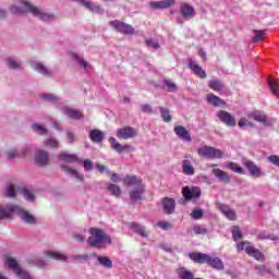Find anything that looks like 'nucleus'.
Here are the masks:
<instances>
[{
    "mask_svg": "<svg viewBox=\"0 0 279 279\" xmlns=\"http://www.w3.org/2000/svg\"><path fill=\"white\" fill-rule=\"evenodd\" d=\"M12 215H22L21 219L24 223H36V218L28 211H24L23 207L14 204H9L7 206L0 205V219H8V217H12Z\"/></svg>",
    "mask_w": 279,
    "mask_h": 279,
    "instance_id": "nucleus-1",
    "label": "nucleus"
},
{
    "mask_svg": "<svg viewBox=\"0 0 279 279\" xmlns=\"http://www.w3.org/2000/svg\"><path fill=\"white\" fill-rule=\"evenodd\" d=\"M11 12L12 14H23L24 12H31V14L39 19V21H53V19H56L53 13H45L40 11L38 7L25 1H22L20 7H11Z\"/></svg>",
    "mask_w": 279,
    "mask_h": 279,
    "instance_id": "nucleus-2",
    "label": "nucleus"
},
{
    "mask_svg": "<svg viewBox=\"0 0 279 279\" xmlns=\"http://www.w3.org/2000/svg\"><path fill=\"white\" fill-rule=\"evenodd\" d=\"M123 184L133 189L130 192L131 204H136V202H141V199H143V193H145V184H143V180H141V178L134 175L125 177L123 179Z\"/></svg>",
    "mask_w": 279,
    "mask_h": 279,
    "instance_id": "nucleus-3",
    "label": "nucleus"
},
{
    "mask_svg": "<svg viewBox=\"0 0 279 279\" xmlns=\"http://www.w3.org/2000/svg\"><path fill=\"white\" fill-rule=\"evenodd\" d=\"M187 256L189 258H191V260H194L195 263H199V265H204V263H207L209 267H213V269H217L218 271H223L226 269L223 262L219 257H211L206 253H199V252L189 253Z\"/></svg>",
    "mask_w": 279,
    "mask_h": 279,
    "instance_id": "nucleus-4",
    "label": "nucleus"
},
{
    "mask_svg": "<svg viewBox=\"0 0 279 279\" xmlns=\"http://www.w3.org/2000/svg\"><path fill=\"white\" fill-rule=\"evenodd\" d=\"M4 265L12 269L13 274L20 279H33L32 275L27 270L21 267V264L13 257H5Z\"/></svg>",
    "mask_w": 279,
    "mask_h": 279,
    "instance_id": "nucleus-5",
    "label": "nucleus"
},
{
    "mask_svg": "<svg viewBox=\"0 0 279 279\" xmlns=\"http://www.w3.org/2000/svg\"><path fill=\"white\" fill-rule=\"evenodd\" d=\"M106 233L104 230L97 228L89 229V238L87 239L89 247H101V245H104Z\"/></svg>",
    "mask_w": 279,
    "mask_h": 279,
    "instance_id": "nucleus-6",
    "label": "nucleus"
},
{
    "mask_svg": "<svg viewBox=\"0 0 279 279\" xmlns=\"http://www.w3.org/2000/svg\"><path fill=\"white\" fill-rule=\"evenodd\" d=\"M198 156L209 158L210 160L223 158V151L213 146H202L197 149Z\"/></svg>",
    "mask_w": 279,
    "mask_h": 279,
    "instance_id": "nucleus-7",
    "label": "nucleus"
},
{
    "mask_svg": "<svg viewBox=\"0 0 279 279\" xmlns=\"http://www.w3.org/2000/svg\"><path fill=\"white\" fill-rule=\"evenodd\" d=\"M182 195L186 202H197L202 197V189L197 186H185L182 189Z\"/></svg>",
    "mask_w": 279,
    "mask_h": 279,
    "instance_id": "nucleus-8",
    "label": "nucleus"
},
{
    "mask_svg": "<svg viewBox=\"0 0 279 279\" xmlns=\"http://www.w3.org/2000/svg\"><path fill=\"white\" fill-rule=\"evenodd\" d=\"M109 25H111L113 29H116L120 34H124L125 36H132L135 33L134 27H132V25L130 24H126L125 22L116 20L109 22Z\"/></svg>",
    "mask_w": 279,
    "mask_h": 279,
    "instance_id": "nucleus-9",
    "label": "nucleus"
},
{
    "mask_svg": "<svg viewBox=\"0 0 279 279\" xmlns=\"http://www.w3.org/2000/svg\"><path fill=\"white\" fill-rule=\"evenodd\" d=\"M217 117L228 128H234L236 125V119L228 111L220 110L217 112Z\"/></svg>",
    "mask_w": 279,
    "mask_h": 279,
    "instance_id": "nucleus-10",
    "label": "nucleus"
},
{
    "mask_svg": "<svg viewBox=\"0 0 279 279\" xmlns=\"http://www.w3.org/2000/svg\"><path fill=\"white\" fill-rule=\"evenodd\" d=\"M137 134L138 131L132 126H124L122 129H119L117 132L118 138H122L123 141L134 138V136H137Z\"/></svg>",
    "mask_w": 279,
    "mask_h": 279,
    "instance_id": "nucleus-11",
    "label": "nucleus"
},
{
    "mask_svg": "<svg viewBox=\"0 0 279 279\" xmlns=\"http://www.w3.org/2000/svg\"><path fill=\"white\" fill-rule=\"evenodd\" d=\"M180 14L183 19H193V16H195V8L187 2H181Z\"/></svg>",
    "mask_w": 279,
    "mask_h": 279,
    "instance_id": "nucleus-12",
    "label": "nucleus"
},
{
    "mask_svg": "<svg viewBox=\"0 0 279 279\" xmlns=\"http://www.w3.org/2000/svg\"><path fill=\"white\" fill-rule=\"evenodd\" d=\"M129 228L132 232H135V234H138L143 239H147V236H149V232H147L145 226L138 222H130Z\"/></svg>",
    "mask_w": 279,
    "mask_h": 279,
    "instance_id": "nucleus-13",
    "label": "nucleus"
},
{
    "mask_svg": "<svg viewBox=\"0 0 279 279\" xmlns=\"http://www.w3.org/2000/svg\"><path fill=\"white\" fill-rule=\"evenodd\" d=\"M35 163L38 165V167H47V165H49V153L38 150L35 155Z\"/></svg>",
    "mask_w": 279,
    "mask_h": 279,
    "instance_id": "nucleus-14",
    "label": "nucleus"
},
{
    "mask_svg": "<svg viewBox=\"0 0 279 279\" xmlns=\"http://www.w3.org/2000/svg\"><path fill=\"white\" fill-rule=\"evenodd\" d=\"M218 209L230 221H236V211H234L232 208H230V206H228L226 204H218Z\"/></svg>",
    "mask_w": 279,
    "mask_h": 279,
    "instance_id": "nucleus-15",
    "label": "nucleus"
},
{
    "mask_svg": "<svg viewBox=\"0 0 279 279\" xmlns=\"http://www.w3.org/2000/svg\"><path fill=\"white\" fill-rule=\"evenodd\" d=\"M150 8L153 10H167V8H171L172 5H175V0H161V1H155L149 3Z\"/></svg>",
    "mask_w": 279,
    "mask_h": 279,
    "instance_id": "nucleus-16",
    "label": "nucleus"
},
{
    "mask_svg": "<svg viewBox=\"0 0 279 279\" xmlns=\"http://www.w3.org/2000/svg\"><path fill=\"white\" fill-rule=\"evenodd\" d=\"M109 143L111 145V148L114 149V151H118V154H123V151H130L132 149V146L129 144L126 145H121L114 137L109 138Z\"/></svg>",
    "mask_w": 279,
    "mask_h": 279,
    "instance_id": "nucleus-17",
    "label": "nucleus"
},
{
    "mask_svg": "<svg viewBox=\"0 0 279 279\" xmlns=\"http://www.w3.org/2000/svg\"><path fill=\"white\" fill-rule=\"evenodd\" d=\"M206 100L208 104H210V106H214L215 108H226V101L215 94H207Z\"/></svg>",
    "mask_w": 279,
    "mask_h": 279,
    "instance_id": "nucleus-18",
    "label": "nucleus"
},
{
    "mask_svg": "<svg viewBox=\"0 0 279 279\" xmlns=\"http://www.w3.org/2000/svg\"><path fill=\"white\" fill-rule=\"evenodd\" d=\"M245 252H246V254H248V256H253V258H255V260L265 263V254H263V252H260L258 248H256L254 246H246Z\"/></svg>",
    "mask_w": 279,
    "mask_h": 279,
    "instance_id": "nucleus-19",
    "label": "nucleus"
},
{
    "mask_svg": "<svg viewBox=\"0 0 279 279\" xmlns=\"http://www.w3.org/2000/svg\"><path fill=\"white\" fill-rule=\"evenodd\" d=\"M191 71H193L194 75H197V77H201V80H206L208 75L206 74V71L199 66V64L195 63V61L191 60L189 62Z\"/></svg>",
    "mask_w": 279,
    "mask_h": 279,
    "instance_id": "nucleus-20",
    "label": "nucleus"
},
{
    "mask_svg": "<svg viewBox=\"0 0 279 279\" xmlns=\"http://www.w3.org/2000/svg\"><path fill=\"white\" fill-rule=\"evenodd\" d=\"M45 256H48V258H52V260H61V263H66L69 260V257L58 251H46Z\"/></svg>",
    "mask_w": 279,
    "mask_h": 279,
    "instance_id": "nucleus-21",
    "label": "nucleus"
},
{
    "mask_svg": "<svg viewBox=\"0 0 279 279\" xmlns=\"http://www.w3.org/2000/svg\"><path fill=\"white\" fill-rule=\"evenodd\" d=\"M248 119L257 121V123H264L267 125V114L263 113L260 110H255L247 114Z\"/></svg>",
    "mask_w": 279,
    "mask_h": 279,
    "instance_id": "nucleus-22",
    "label": "nucleus"
},
{
    "mask_svg": "<svg viewBox=\"0 0 279 279\" xmlns=\"http://www.w3.org/2000/svg\"><path fill=\"white\" fill-rule=\"evenodd\" d=\"M244 167L250 171L251 175H260L263 171L260 170V167H258L254 161L252 160H245L243 162Z\"/></svg>",
    "mask_w": 279,
    "mask_h": 279,
    "instance_id": "nucleus-23",
    "label": "nucleus"
},
{
    "mask_svg": "<svg viewBox=\"0 0 279 279\" xmlns=\"http://www.w3.org/2000/svg\"><path fill=\"white\" fill-rule=\"evenodd\" d=\"M57 158L61 162H80V157L75 154L60 153Z\"/></svg>",
    "mask_w": 279,
    "mask_h": 279,
    "instance_id": "nucleus-24",
    "label": "nucleus"
},
{
    "mask_svg": "<svg viewBox=\"0 0 279 279\" xmlns=\"http://www.w3.org/2000/svg\"><path fill=\"white\" fill-rule=\"evenodd\" d=\"M174 134H177L179 138H182L183 141H187L189 143H191L192 141L191 134L186 131V128L182 125H178L174 128Z\"/></svg>",
    "mask_w": 279,
    "mask_h": 279,
    "instance_id": "nucleus-25",
    "label": "nucleus"
},
{
    "mask_svg": "<svg viewBox=\"0 0 279 279\" xmlns=\"http://www.w3.org/2000/svg\"><path fill=\"white\" fill-rule=\"evenodd\" d=\"M163 210L167 215H172L175 213V201L173 198L165 197L163 198Z\"/></svg>",
    "mask_w": 279,
    "mask_h": 279,
    "instance_id": "nucleus-26",
    "label": "nucleus"
},
{
    "mask_svg": "<svg viewBox=\"0 0 279 279\" xmlns=\"http://www.w3.org/2000/svg\"><path fill=\"white\" fill-rule=\"evenodd\" d=\"M208 87L215 93H223L226 90V85L220 80H213L208 82Z\"/></svg>",
    "mask_w": 279,
    "mask_h": 279,
    "instance_id": "nucleus-27",
    "label": "nucleus"
},
{
    "mask_svg": "<svg viewBox=\"0 0 279 279\" xmlns=\"http://www.w3.org/2000/svg\"><path fill=\"white\" fill-rule=\"evenodd\" d=\"M64 112L65 114L73 120H80V119H84V113L80 110H75V109H71L69 107L64 108Z\"/></svg>",
    "mask_w": 279,
    "mask_h": 279,
    "instance_id": "nucleus-28",
    "label": "nucleus"
},
{
    "mask_svg": "<svg viewBox=\"0 0 279 279\" xmlns=\"http://www.w3.org/2000/svg\"><path fill=\"white\" fill-rule=\"evenodd\" d=\"M89 138L93 143H101V141H104V132L97 129H93L89 132Z\"/></svg>",
    "mask_w": 279,
    "mask_h": 279,
    "instance_id": "nucleus-29",
    "label": "nucleus"
},
{
    "mask_svg": "<svg viewBox=\"0 0 279 279\" xmlns=\"http://www.w3.org/2000/svg\"><path fill=\"white\" fill-rule=\"evenodd\" d=\"M19 193L23 195L26 202H34L36 196L32 190H27L26 187H17Z\"/></svg>",
    "mask_w": 279,
    "mask_h": 279,
    "instance_id": "nucleus-30",
    "label": "nucleus"
},
{
    "mask_svg": "<svg viewBox=\"0 0 279 279\" xmlns=\"http://www.w3.org/2000/svg\"><path fill=\"white\" fill-rule=\"evenodd\" d=\"M182 169L185 175H193L195 173V168H193V165H191L190 160L185 159L182 161Z\"/></svg>",
    "mask_w": 279,
    "mask_h": 279,
    "instance_id": "nucleus-31",
    "label": "nucleus"
},
{
    "mask_svg": "<svg viewBox=\"0 0 279 279\" xmlns=\"http://www.w3.org/2000/svg\"><path fill=\"white\" fill-rule=\"evenodd\" d=\"M32 68L35 71H38V73H41V75H49V70H47L46 66L43 63L33 62Z\"/></svg>",
    "mask_w": 279,
    "mask_h": 279,
    "instance_id": "nucleus-32",
    "label": "nucleus"
},
{
    "mask_svg": "<svg viewBox=\"0 0 279 279\" xmlns=\"http://www.w3.org/2000/svg\"><path fill=\"white\" fill-rule=\"evenodd\" d=\"M226 167L227 169H230V171H233V173H243V168L240 167L236 162L230 161L226 165Z\"/></svg>",
    "mask_w": 279,
    "mask_h": 279,
    "instance_id": "nucleus-33",
    "label": "nucleus"
},
{
    "mask_svg": "<svg viewBox=\"0 0 279 279\" xmlns=\"http://www.w3.org/2000/svg\"><path fill=\"white\" fill-rule=\"evenodd\" d=\"M179 278L180 279H195V275L186 269V268H182L181 271L179 272Z\"/></svg>",
    "mask_w": 279,
    "mask_h": 279,
    "instance_id": "nucleus-34",
    "label": "nucleus"
},
{
    "mask_svg": "<svg viewBox=\"0 0 279 279\" xmlns=\"http://www.w3.org/2000/svg\"><path fill=\"white\" fill-rule=\"evenodd\" d=\"M257 239L259 241H265L269 239L270 241H278V236L275 234H268L267 232L263 231L257 235Z\"/></svg>",
    "mask_w": 279,
    "mask_h": 279,
    "instance_id": "nucleus-35",
    "label": "nucleus"
},
{
    "mask_svg": "<svg viewBox=\"0 0 279 279\" xmlns=\"http://www.w3.org/2000/svg\"><path fill=\"white\" fill-rule=\"evenodd\" d=\"M108 191L113 195L114 197H120L121 196V187L117 184H110L108 186Z\"/></svg>",
    "mask_w": 279,
    "mask_h": 279,
    "instance_id": "nucleus-36",
    "label": "nucleus"
},
{
    "mask_svg": "<svg viewBox=\"0 0 279 279\" xmlns=\"http://www.w3.org/2000/svg\"><path fill=\"white\" fill-rule=\"evenodd\" d=\"M46 147H50L52 149H56L58 147H60V142H58V140L53 138V137H49L46 142H45Z\"/></svg>",
    "mask_w": 279,
    "mask_h": 279,
    "instance_id": "nucleus-37",
    "label": "nucleus"
},
{
    "mask_svg": "<svg viewBox=\"0 0 279 279\" xmlns=\"http://www.w3.org/2000/svg\"><path fill=\"white\" fill-rule=\"evenodd\" d=\"M255 36L252 38L253 43H260V40H265V31H253Z\"/></svg>",
    "mask_w": 279,
    "mask_h": 279,
    "instance_id": "nucleus-38",
    "label": "nucleus"
},
{
    "mask_svg": "<svg viewBox=\"0 0 279 279\" xmlns=\"http://www.w3.org/2000/svg\"><path fill=\"white\" fill-rule=\"evenodd\" d=\"M255 270L258 271L259 276H265V274L271 275V270L265 265H256Z\"/></svg>",
    "mask_w": 279,
    "mask_h": 279,
    "instance_id": "nucleus-39",
    "label": "nucleus"
},
{
    "mask_svg": "<svg viewBox=\"0 0 279 279\" xmlns=\"http://www.w3.org/2000/svg\"><path fill=\"white\" fill-rule=\"evenodd\" d=\"M159 110L161 112V117H162L163 121L166 123H169V121H171V119H172L171 113L169 112V109H165V108L160 107Z\"/></svg>",
    "mask_w": 279,
    "mask_h": 279,
    "instance_id": "nucleus-40",
    "label": "nucleus"
},
{
    "mask_svg": "<svg viewBox=\"0 0 279 279\" xmlns=\"http://www.w3.org/2000/svg\"><path fill=\"white\" fill-rule=\"evenodd\" d=\"M32 129L34 130V132H36L37 134H40V135L47 134V132H48L47 128H45L38 123L33 124Z\"/></svg>",
    "mask_w": 279,
    "mask_h": 279,
    "instance_id": "nucleus-41",
    "label": "nucleus"
},
{
    "mask_svg": "<svg viewBox=\"0 0 279 279\" xmlns=\"http://www.w3.org/2000/svg\"><path fill=\"white\" fill-rule=\"evenodd\" d=\"M268 86L272 93V95H278V82L274 78L268 81Z\"/></svg>",
    "mask_w": 279,
    "mask_h": 279,
    "instance_id": "nucleus-42",
    "label": "nucleus"
},
{
    "mask_svg": "<svg viewBox=\"0 0 279 279\" xmlns=\"http://www.w3.org/2000/svg\"><path fill=\"white\" fill-rule=\"evenodd\" d=\"M239 128H245V125H247V128H253L254 126V122L245 119V118H241L238 122Z\"/></svg>",
    "mask_w": 279,
    "mask_h": 279,
    "instance_id": "nucleus-43",
    "label": "nucleus"
},
{
    "mask_svg": "<svg viewBox=\"0 0 279 279\" xmlns=\"http://www.w3.org/2000/svg\"><path fill=\"white\" fill-rule=\"evenodd\" d=\"M202 217H204V209L194 208L192 210V218H194L195 220H198V219H202Z\"/></svg>",
    "mask_w": 279,
    "mask_h": 279,
    "instance_id": "nucleus-44",
    "label": "nucleus"
},
{
    "mask_svg": "<svg viewBox=\"0 0 279 279\" xmlns=\"http://www.w3.org/2000/svg\"><path fill=\"white\" fill-rule=\"evenodd\" d=\"M193 232L195 234H207L208 229H206V227L199 226V225H195L193 227Z\"/></svg>",
    "mask_w": 279,
    "mask_h": 279,
    "instance_id": "nucleus-45",
    "label": "nucleus"
},
{
    "mask_svg": "<svg viewBox=\"0 0 279 279\" xmlns=\"http://www.w3.org/2000/svg\"><path fill=\"white\" fill-rule=\"evenodd\" d=\"M232 236L234 241H236V239H243V233L241 232V229L239 228V226H234L232 228Z\"/></svg>",
    "mask_w": 279,
    "mask_h": 279,
    "instance_id": "nucleus-46",
    "label": "nucleus"
},
{
    "mask_svg": "<svg viewBox=\"0 0 279 279\" xmlns=\"http://www.w3.org/2000/svg\"><path fill=\"white\" fill-rule=\"evenodd\" d=\"M157 228H160L161 230H171L173 228V225L167 221H159L157 222Z\"/></svg>",
    "mask_w": 279,
    "mask_h": 279,
    "instance_id": "nucleus-47",
    "label": "nucleus"
},
{
    "mask_svg": "<svg viewBox=\"0 0 279 279\" xmlns=\"http://www.w3.org/2000/svg\"><path fill=\"white\" fill-rule=\"evenodd\" d=\"M61 169H62V171H64V173H68L69 175H77V170H75L69 166L62 165Z\"/></svg>",
    "mask_w": 279,
    "mask_h": 279,
    "instance_id": "nucleus-48",
    "label": "nucleus"
},
{
    "mask_svg": "<svg viewBox=\"0 0 279 279\" xmlns=\"http://www.w3.org/2000/svg\"><path fill=\"white\" fill-rule=\"evenodd\" d=\"M83 167H84L85 171H93L95 169V163H93V161H90V159H85L83 161Z\"/></svg>",
    "mask_w": 279,
    "mask_h": 279,
    "instance_id": "nucleus-49",
    "label": "nucleus"
},
{
    "mask_svg": "<svg viewBox=\"0 0 279 279\" xmlns=\"http://www.w3.org/2000/svg\"><path fill=\"white\" fill-rule=\"evenodd\" d=\"M81 5H83L87 10H90V12H95L96 7L89 0H81Z\"/></svg>",
    "mask_w": 279,
    "mask_h": 279,
    "instance_id": "nucleus-50",
    "label": "nucleus"
},
{
    "mask_svg": "<svg viewBox=\"0 0 279 279\" xmlns=\"http://www.w3.org/2000/svg\"><path fill=\"white\" fill-rule=\"evenodd\" d=\"M7 64H8L9 69H21V62L14 61L12 59H8Z\"/></svg>",
    "mask_w": 279,
    "mask_h": 279,
    "instance_id": "nucleus-51",
    "label": "nucleus"
},
{
    "mask_svg": "<svg viewBox=\"0 0 279 279\" xmlns=\"http://www.w3.org/2000/svg\"><path fill=\"white\" fill-rule=\"evenodd\" d=\"M268 162H270V165H275V167H279V156L277 155H270L269 157H267Z\"/></svg>",
    "mask_w": 279,
    "mask_h": 279,
    "instance_id": "nucleus-52",
    "label": "nucleus"
},
{
    "mask_svg": "<svg viewBox=\"0 0 279 279\" xmlns=\"http://www.w3.org/2000/svg\"><path fill=\"white\" fill-rule=\"evenodd\" d=\"M5 156L9 160H13V158H16V156H19V154L16 153V149L11 148L5 151Z\"/></svg>",
    "mask_w": 279,
    "mask_h": 279,
    "instance_id": "nucleus-53",
    "label": "nucleus"
},
{
    "mask_svg": "<svg viewBox=\"0 0 279 279\" xmlns=\"http://www.w3.org/2000/svg\"><path fill=\"white\" fill-rule=\"evenodd\" d=\"M76 62L83 68V69H90V64L88 62L84 61V59L80 57H75Z\"/></svg>",
    "mask_w": 279,
    "mask_h": 279,
    "instance_id": "nucleus-54",
    "label": "nucleus"
},
{
    "mask_svg": "<svg viewBox=\"0 0 279 279\" xmlns=\"http://www.w3.org/2000/svg\"><path fill=\"white\" fill-rule=\"evenodd\" d=\"M41 99H45L46 101H52L56 102L58 101V97L51 95V94H44L41 95Z\"/></svg>",
    "mask_w": 279,
    "mask_h": 279,
    "instance_id": "nucleus-55",
    "label": "nucleus"
},
{
    "mask_svg": "<svg viewBox=\"0 0 279 279\" xmlns=\"http://www.w3.org/2000/svg\"><path fill=\"white\" fill-rule=\"evenodd\" d=\"M7 197H16V190L12 185L7 187Z\"/></svg>",
    "mask_w": 279,
    "mask_h": 279,
    "instance_id": "nucleus-56",
    "label": "nucleus"
},
{
    "mask_svg": "<svg viewBox=\"0 0 279 279\" xmlns=\"http://www.w3.org/2000/svg\"><path fill=\"white\" fill-rule=\"evenodd\" d=\"M141 110H142V112H145L146 114H154V110L151 109V106H149V105H142Z\"/></svg>",
    "mask_w": 279,
    "mask_h": 279,
    "instance_id": "nucleus-57",
    "label": "nucleus"
},
{
    "mask_svg": "<svg viewBox=\"0 0 279 279\" xmlns=\"http://www.w3.org/2000/svg\"><path fill=\"white\" fill-rule=\"evenodd\" d=\"M73 239L78 243H84V241H86V238L80 233H74Z\"/></svg>",
    "mask_w": 279,
    "mask_h": 279,
    "instance_id": "nucleus-58",
    "label": "nucleus"
},
{
    "mask_svg": "<svg viewBox=\"0 0 279 279\" xmlns=\"http://www.w3.org/2000/svg\"><path fill=\"white\" fill-rule=\"evenodd\" d=\"M66 138L70 145H73V143H75V134H73V132H66Z\"/></svg>",
    "mask_w": 279,
    "mask_h": 279,
    "instance_id": "nucleus-59",
    "label": "nucleus"
},
{
    "mask_svg": "<svg viewBox=\"0 0 279 279\" xmlns=\"http://www.w3.org/2000/svg\"><path fill=\"white\" fill-rule=\"evenodd\" d=\"M216 180L218 182H230V175H217Z\"/></svg>",
    "mask_w": 279,
    "mask_h": 279,
    "instance_id": "nucleus-60",
    "label": "nucleus"
},
{
    "mask_svg": "<svg viewBox=\"0 0 279 279\" xmlns=\"http://www.w3.org/2000/svg\"><path fill=\"white\" fill-rule=\"evenodd\" d=\"M147 47H153V49H160V45L158 43H154L151 40H146Z\"/></svg>",
    "mask_w": 279,
    "mask_h": 279,
    "instance_id": "nucleus-61",
    "label": "nucleus"
},
{
    "mask_svg": "<svg viewBox=\"0 0 279 279\" xmlns=\"http://www.w3.org/2000/svg\"><path fill=\"white\" fill-rule=\"evenodd\" d=\"M35 265H36L37 267H47V262H46L45 259H37V260L35 262Z\"/></svg>",
    "mask_w": 279,
    "mask_h": 279,
    "instance_id": "nucleus-62",
    "label": "nucleus"
},
{
    "mask_svg": "<svg viewBox=\"0 0 279 279\" xmlns=\"http://www.w3.org/2000/svg\"><path fill=\"white\" fill-rule=\"evenodd\" d=\"M213 173L214 175H226V172H223L221 169L219 168H214L213 169Z\"/></svg>",
    "mask_w": 279,
    "mask_h": 279,
    "instance_id": "nucleus-63",
    "label": "nucleus"
},
{
    "mask_svg": "<svg viewBox=\"0 0 279 279\" xmlns=\"http://www.w3.org/2000/svg\"><path fill=\"white\" fill-rule=\"evenodd\" d=\"M166 86L168 88H171L172 90H175L178 88V86L175 85V83H172L171 81H167L166 82Z\"/></svg>",
    "mask_w": 279,
    "mask_h": 279,
    "instance_id": "nucleus-64",
    "label": "nucleus"
}]
</instances>
